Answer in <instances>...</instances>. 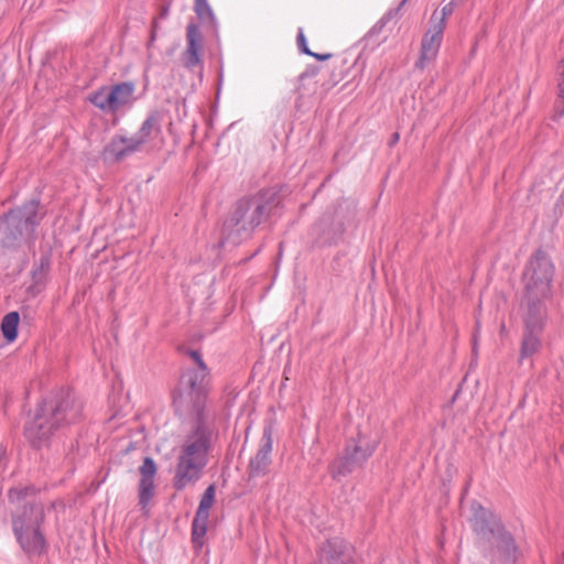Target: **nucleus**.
<instances>
[{"label": "nucleus", "mask_w": 564, "mask_h": 564, "mask_svg": "<svg viewBox=\"0 0 564 564\" xmlns=\"http://www.w3.org/2000/svg\"><path fill=\"white\" fill-rule=\"evenodd\" d=\"M20 323V315L18 312H10L6 314L1 322L2 335L8 343H12L18 337V326Z\"/></svg>", "instance_id": "obj_22"}, {"label": "nucleus", "mask_w": 564, "mask_h": 564, "mask_svg": "<svg viewBox=\"0 0 564 564\" xmlns=\"http://www.w3.org/2000/svg\"><path fill=\"white\" fill-rule=\"evenodd\" d=\"M82 413V402L70 390L61 389L41 403L34 417L25 424L24 434L33 446L40 447L55 431L77 423Z\"/></svg>", "instance_id": "obj_2"}, {"label": "nucleus", "mask_w": 564, "mask_h": 564, "mask_svg": "<svg viewBox=\"0 0 564 564\" xmlns=\"http://www.w3.org/2000/svg\"><path fill=\"white\" fill-rule=\"evenodd\" d=\"M279 204L280 197L271 188L239 199L224 221L220 243L238 246L249 239Z\"/></svg>", "instance_id": "obj_3"}, {"label": "nucleus", "mask_w": 564, "mask_h": 564, "mask_svg": "<svg viewBox=\"0 0 564 564\" xmlns=\"http://www.w3.org/2000/svg\"><path fill=\"white\" fill-rule=\"evenodd\" d=\"M470 512L471 514L468 521L476 535V544L478 547L490 542L495 536L506 530L500 518L492 511L484 508L478 501L471 502Z\"/></svg>", "instance_id": "obj_8"}, {"label": "nucleus", "mask_w": 564, "mask_h": 564, "mask_svg": "<svg viewBox=\"0 0 564 564\" xmlns=\"http://www.w3.org/2000/svg\"><path fill=\"white\" fill-rule=\"evenodd\" d=\"M37 273V269L33 271V276H35Z\"/></svg>", "instance_id": "obj_40"}, {"label": "nucleus", "mask_w": 564, "mask_h": 564, "mask_svg": "<svg viewBox=\"0 0 564 564\" xmlns=\"http://www.w3.org/2000/svg\"><path fill=\"white\" fill-rule=\"evenodd\" d=\"M325 225H327V220H326V219H322V220L317 224V227H318V228H323Z\"/></svg>", "instance_id": "obj_39"}, {"label": "nucleus", "mask_w": 564, "mask_h": 564, "mask_svg": "<svg viewBox=\"0 0 564 564\" xmlns=\"http://www.w3.org/2000/svg\"><path fill=\"white\" fill-rule=\"evenodd\" d=\"M319 72L317 66H308L303 73L299 76V82L303 83L306 78L315 77Z\"/></svg>", "instance_id": "obj_32"}, {"label": "nucleus", "mask_w": 564, "mask_h": 564, "mask_svg": "<svg viewBox=\"0 0 564 564\" xmlns=\"http://www.w3.org/2000/svg\"><path fill=\"white\" fill-rule=\"evenodd\" d=\"M543 296L544 295H534L525 292L522 302L525 330L541 332L543 329L546 316L544 304L541 301Z\"/></svg>", "instance_id": "obj_14"}, {"label": "nucleus", "mask_w": 564, "mask_h": 564, "mask_svg": "<svg viewBox=\"0 0 564 564\" xmlns=\"http://www.w3.org/2000/svg\"><path fill=\"white\" fill-rule=\"evenodd\" d=\"M441 37L433 36L430 34H424L421 43V54L420 58L415 63V67L419 69H424L429 63L435 59L437 56L441 43Z\"/></svg>", "instance_id": "obj_18"}, {"label": "nucleus", "mask_w": 564, "mask_h": 564, "mask_svg": "<svg viewBox=\"0 0 564 564\" xmlns=\"http://www.w3.org/2000/svg\"><path fill=\"white\" fill-rule=\"evenodd\" d=\"M296 43H297V47L301 53L312 56V57L316 58L317 61H327V59L332 58V56H333V54H330V53L312 52L310 50V47L307 46L306 37L302 30H300L297 33Z\"/></svg>", "instance_id": "obj_27"}, {"label": "nucleus", "mask_w": 564, "mask_h": 564, "mask_svg": "<svg viewBox=\"0 0 564 564\" xmlns=\"http://www.w3.org/2000/svg\"><path fill=\"white\" fill-rule=\"evenodd\" d=\"M209 517L195 514L192 522V543L196 550L202 549L205 543Z\"/></svg>", "instance_id": "obj_21"}, {"label": "nucleus", "mask_w": 564, "mask_h": 564, "mask_svg": "<svg viewBox=\"0 0 564 564\" xmlns=\"http://www.w3.org/2000/svg\"><path fill=\"white\" fill-rule=\"evenodd\" d=\"M209 370L185 369L173 392V405L177 412L195 416L193 431L186 436L177 456L173 487L177 491L194 485L208 464V455L216 436L215 427L206 414Z\"/></svg>", "instance_id": "obj_1"}, {"label": "nucleus", "mask_w": 564, "mask_h": 564, "mask_svg": "<svg viewBox=\"0 0 564 564\" xmlns=\"http://www.w3.org/2000/svg\"><path fill=\"white\" fill-rule=\"evenodd\" d=\"M349 546L343 540L334 539L325 542L319 551L316 564H350Z\"/></svg>", "instance_id": "obj_16"}, {"label": "nucleus", "mask_w": 564, "mask_h": 564, "mask_svg": "<svg viewBox=\"0 0 564 564\" xmlns=\"http://www.w3.org/2000/svg\"><path fill=\"white\" fill-rule=\"evenodd\" d=\"M272 427L265 426L263 429L260 446L253 457L248 464V477L260 478L264 477L270 469L272 463L271 453L273 446Z\"/></svg>", "instance_id": "obj_11"}, {"label": "nucleus", "mask_w": 564, "mask_h": 564, "mask_svg": "<svg viewBox=\"0 0 564 564\" xmlns=\"http://www.w3.org/2000/svg\"><path fill=\"white\" fill-rule=\"evenodd\" d=\"M161 130V113L152 111L142 122L140 129L130 138L123 135H115L104 149L106 160L110 159L115 162L122 161L127 156L140 151L141 147L148 141L153 131Z\"/></svg>", "instance_id": "obj_6"}, {"label": "nucleus", "mask_w": 564, "mask_h": 564, "mask_svg": "<svg viewBox=\"0 0 564 564\" xmlns=\"http://www.w3.org/2000/svg\"><path fill=\"white\" fill-rule=\"evenodd\" d=\"M554 267L547 254L538 250L530 259L525 271V292L534 295H546L553 279Z\"/></svg>", "instance_id": "obj_7"}, {"label": "nucleus", "mask_w": 564, "mask_h": 564, "mask_svg": "<svg viewBox=\"0 0 564 564\" xmlns=\"http://www.w3.org/2000/svg\"><path fill=\"white\" fill-rule=\"evenodd\" d=\"M560 100H557L555 102V112L558 117H562L564 116V99H561L558 98Z\"/></svg>", "instance_id": "obj_34"}, {"label": "nucleus", "mask_w": 564, "mask_h": 564, "mask_svg": "<svg viewBox=\"0 0 564 564\" xmlns=\"http://www.w3.org/2000/svg\"><path fill=\"white\" fill-rule=\"evenodd\" d=\"M110 99V88L107 87L100 88L89 97L90 102L97 108L104 111H117L115 102Z\"/></svg>", "instance_id": "obj_24"}, {"label": "nucleus", "mask_w": 564, "mask_h": 564, "mask_svg": "<svg viewBox=\"0 0 564 564\" xmlns=\"http://www.w3.org/2000/svg\"><path fill=\"white\" fill-rule=\"evenodd\" d=\"M216 488L215 485H209L199 501L196 514L209 517V509L213 507L215 501Z\"/></svg>", "instance_id": "obj_26"}, {"label": "nucleus", "mask_w": 564, "mask_h": 564, "mask_svg": "<svg viewBox=\"0 0 564 564\" xmlns=\"http://www.w3.org/2000/svg\"><path fill=\"white\" fill-rule=\"evenodd\" d=\"M379 445L378 436L358 431L356 436L347 440L341 456L329 465V473L334 479L346 477L352 471L362 468Z\"/></svg>", "instance_id": "obj_4"}, {"label": "nucleus", "mask_w": 564, "mask_h": 564, "mask_svg": "<svg viewBox=\"0 0 564 564\" xmlns=\"http://www.w3.org/2000/svg\"><path fill=\"white\" fill-rule=\"evenodd\" d=\"M479 549L491 564H516L518 561L519 549L507 529Z\"/></svg>", "instance_id": "obj_9"}, {"label": "nucleus", "mask_w": 564, "mask_h": 564, "mask_svg": "<svg viewBox=\"0 0 564 564\" xmlns=\"http://www.w3.org/2000/svg\"><path fill=\"white\" fill-rule=\"evenodd\" d=\"M13 533L20 547L30 558L39 557L47 553L48 543L42 531V527L25 528L21 531H13Z\"/></svg>", "instance_id": "obj_12"}, {"label": "nucleus", "mask_w": 564, "mask_h": 564, "mask_svg": "<svg viewBox=\"0 0 564 564\" xmlns=\"http://www.w3.org/2000/svg\"><path fill=\"white\" fill-rule=\"evenodd\" d=\"M9 501L17 506L12 512V531L42 527L45 520L44 506L37 498L34 486L14 487L8 492Z\"/></svg>", "instance_id": "obj_5"}, {"label": "nucleus", "mask_w": 564, "mask_h": 564, "mask_svg": "<svg viewBox=\"0 0 564 564\" xmlns=\"http://www.w3.org/2000/svg\"><path fill=\"white\" fill-rule=\"evenodd\" d=\"M134 93V85L131 82H123L120 84H116L110 88V96L117 110L127 105Z\"/></svg>", "instance_id": "obj_19"}, {"label": "nucleus", "mask_w": 564, "mask_h": 564, "mask_svg": "<svg viewBox=\"0 0 564 564\" xmlns=\"http://www.w3.org/2000/svg\"><path fill=\"white\" fill-rule=\"evenodd\" d=\"M398 140H399V133L395 132L392 134L391 144H394L395 142H398Z\"/></svg>", "instance_id": "obj_38"}, {"label": "nucleus", "mask_w": 564, "mask_h": 564, "mask_svg": "<svg viewBox=\"0 0 564 564\" xmlns=\"http://www.w3.org/2000/svg\"><path fill=\"white\" fill-rule=\"evenodd\" d=\"M194 11L203 23L216 28V18L207 0H195Z\"/></svg>", "instance_id": "obj_25"}, {"label": "nucleus", "mask_w": 564, "mask_h": 564, "mask_svg": "<svg viewBox=\"0 0 564 564\" xmlns=\"http://www.w3.org/2000/svg\"><path fill=\"white\" fill-rule=\"evenodd\" d=\"M156 26H158V22L153 21L152 32H151V42H153L155 40V29H156Z\"/></svg>", "instance_id": "obj_36"}, {"label": "nucleus", "mask_w": 564, "mask_h": 564, "mask_svg": "<svg viewBox=\"0 0 564 564\" xmlns=\"http://www.w3.org/2000/svg\"><path fill=\"white\" fill-rule=\"evenodd\" d=\"M557 97L564 99V57L558 65Z\"/></svg>", "instance_id": "obj_31"}, {"label": "nucleus", "mask_w": 564, "mask_h": 564, "mask_svg": "<svg viewBox=\"0 0 564 564\" xmlns=\"http://www.w3.org/2000/svg\"><path fill=\"white\" fill-rule=\"evenodd\" d=\"M17 220L14 217L1 218L0 225V243L4 248L14 249L18 248L23 241H26V237L17 227Z\"/></svg>", "instance_id": "obj_17"}, {"label": "nucleus", "mask_w": 564, "mask_h": 564, "mask_svg": "<svg viewBox=\"0 0 564 564\" xmlns=\"http://www.w3.org/2000/svg\"><path fill=\"white\" fill-rule=\"evenodd\" d=\"M539 333L540 332L525 330L520 349L521 360L529 358L539 351L541 346Z\"/></svg>", "instance_id": "obj_23"}, {"label": "nucleus", "mask_w": 564, "mask_h": 564, "mask_svg": "<svg viewBox=\"0 0 564 564\" xmlns=\"http://www.w3.org/2000/svg\"><path fill=\"white\" fill-rule=\"evenodd\" d=\"M409 0H402L399 4V7L394 10V11H389L387 12L383 18L381 19V23L384 24L387 23L390 19H392V17L394 14H398L399 11L403 8V6L408 2Z\"/></svg>", "instance_id": "obj_33"}, {"label": "nucleus", "mask_w": 564, "mask_h": 564, "mask_svg": "<svg viewBox=\"0 0 564 564\" xmlns=\"http://www.w3.org/2000/svg\"><path fill=\"white\" fill-rule=\"evenodd\" d=\"M357 57L351 54L345 53L341 56H338L336 59V65L332 74V78L334 84L343 80L345 77L349 75L350 69L356 65Z\"/></svg>", "instance_id": "obj_20"}, {"label": "nucleus", "mask_w": 564, "mask_h": 564, "mask_svg": "<svg viewBox=\"0 0 564 564\" xmlns=\"http://www.w3.org/2000/svg\"><path fill=\"white\" fill-rule=\"evenodd\" d=\"M158 467L152 457L147 456L143 459L142 465L139 467L140 481H139V503L142 508H145L149 501L154 496V477L156 475Z\"/></svg>", "instance_id": "obj_15"}, {"label": "nucleus", "mask_w": 564, "mask_h": 564, "mask_svg": "<svg viewBox=\"0 0 564 564\" xmlns=\"http://www.w3.org/2000/svg\"><path fill=\"white\" fill-rule=\"evenodd\" d=\"M445 26L446 22H444V18H438V11L435 10L431 15L430 28L426 34L443 39Z\"/></svg>", "instance_id": "obj_28"}, {"label": "nucleus", "mask_w": 564, "mask_h": 564, "mask_svg": "<svg viewBox=\"0 0 564 564\" xmlns=\"http://www.w3.org/2000/svg\"><path fill=\"white\" fill-rule=\"evenodd\" d=\"M203 34L199 26L191 22L186 26V48L181 59L187 69H194L202 64Z\"/></svg>", "instance_id": "obj_13"}, {"label": "nucleus", "mask_w": 564, "mask_h": 564, "mask_svg": "<svg viewBox=\"0 0 564 564\" xmlns=\"http://www.w3.org/2000/svg\"><path fill=\"white\" fill-rule=\"evenodd\" d=\"M182 351L188 355L196 364V368H192L193 370H209L205 361L203 360L202 354L196 349H182Z\"/></svg>", "instance_id": "obj_30"}, {"label": "nucleus", "mask_w": 564, "mask_h": 564, "mask_svg": "<svg viewBox=\"0 0 564 564\" xmlns=\"http://www.w3.org/2000/svg\"><path fill=\"white\" fill-rule=\"evenodd\" d=\"M48 264H50V261L47 258L45 257H41L40 259V267H39V270H44V269H47L48 268Z\"/></svg>", "instance_id": "obj_35"}, {"label": "nucleus", "mask_w": 564, "mask_h": 564, "mask_svg": "<svg viewBox=\"0 0 564 564\" xmlns=\"http://www.w3.org/2000/svg\"><path fill=\"white\" fill-rule=\"evenodd\" d=\"M345 231L344 225L341 223H337L332 230H329L324 237H323V243L326 245H334L337 243L339 238L343 236Z\"/></svg>", "instance_id": "obj_29"}, {"label": "nucleus", "mask_w": 564, "mask_h": 564, "mask_svg": "<svg viewBox=\"0 0 564 564\" xmlns=\"http://www.w3.org/2000/svg\"><path fill=\"white\" fill-rule=\"evenodd\" d=\"M11 216L15 218L17 227L26 237V242H33L36 239L35 229L43 219V214L40 212V200L31 199L3 215V217Z\"/></svg>", "instance_id": "obj_10"}, {"label": "nucleus", "mask_w": 564, "mask_h": 564, "mask_svg": "<svg viewBox=\"0 0 564 564\" xmlns=\"http://www.w3.org/2000/svg\"><path fill=\"white\" fill-rule=\"evenodd\" d=\"M167 13H169V6L163 7L161 10V17L165 18L167 15Z\"/></svg>", "instance_id": "obj_37"}]
</instances>
